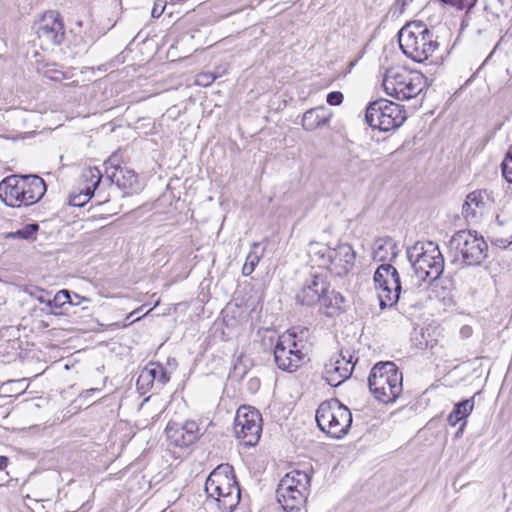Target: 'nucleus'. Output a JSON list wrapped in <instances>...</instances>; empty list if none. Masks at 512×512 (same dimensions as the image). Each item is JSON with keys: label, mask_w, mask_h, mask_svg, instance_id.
I'll use <instances>...</instances> for the list:
<instances>
[{"label": "nucleus", "mask_w": 512, "mask_h": 512, "mask_svg": "<svg viewBox=\"0 0 512 512\" xmlns=\"http://www.w3.org/2000/svg\"><path fill=\"white\" fill-rule=\"evenodd\" d=\"M250 384L252 385V387H255V386L259 385V381L258 380H250Z\"/></svg>", "instance_id": "nucleus-49"}, {"label": "nucleus", "mask_w": 512, "mask_h": 512, "mask_svg": "<svg viewBox=\"0 0 512 512\" xmlns=\"http://www.w3.org/2000/svg\"><path fill=\"white\" fill-rule=\"evenodd\" d=\"M382 85L389 96L405 101L418 96L425 89L426 77L418 71L392 67L385 72Z\"/></svg>", "instance_id": "nucleus-5"}, {"label": "nucleus", "mask_w": 512, "mask_h": 512, "mask_svg": "<svg viewBox=\"0 0 512 512\" xmlns=\"http://www.w3.org/2000/svg\"><path fill=\"white\" fill-rule=\"evenodd\" d=\"M502 175L507 182L512 184V159L503 160L501 164Z\"/></svg>", "instance_id": "nucleus-38"}, {"label": "nucleus", "mask_w": 512, "mask_h": 512, "mask_svg": "<svg viewBox=\"0 0 512 512\" xmlns=\"http://www.w3.org/2000/svg\"><path fill=\"white\" fill-rule=\"evenodd\" d=\"M253 250L249 252V254L246 257V262L242 268V273L245 276H249L253 273L255 267L259 263L260 259L263 256L264 248L262 249L261 253L257 252V249L260 247V243L254 242L252 244Z\"/></svg>", "instance_id": "nucleus-31"}, {"label": "nucleus", "mask_w": 512, "mask_h": 512, "mask_svg": "<svg viewBox=\"0 0 512 512\" xmlns=\"http://www.w3.org/2000/svg\"><path fill=\"white\" fill-rule=\"evenodd\" d=\"M344 297L335 290L327 291L323 293L319 302L323 307L326 308L325 314L327 316H333L334 314L340 312L343 309Z\"/></svg>", "instance_id": "nucleus-26"}, {"label": "nucleus", "mask_w": 512, "mask_h": 512, "mask_svg": "<svg viewBox=\"0 0 512 512\" xmlns=\"http://www.w3.org/2000/svg\"><path fill=\"white\" fill-rule=\"evenodd\" d=\"M142 308H139V309H136L134 311H132L128 316H127V320H129L130 318H134V315H136V312H139Z\"/></svg>", "instance_id": "nucleus-48"}, {"label": "nucleus", "mask_w": 512, "mask_h": 512, "mask_svg": "<svg viewBox=\"0 0 512 512\" xmlns=\"http://www.w3.org/2000/svg\"><path fill=\"white\" fill-rule=\"evenodd\" d=\"M165 7L166 2L164 0H156L151 11V16L153 18H159L163 14Z\"/></svg>", "instance_id": "nucleus-39"}, {"label": "nucleus", "mask_w": 512, "mask_h": 512, "mask_svg": "<svg viewBox=\"0 0 512 512\" xmlns=\"http://www.w3.org/2000/svg\"><path fill=\"white\" fill-rule=\"evenodd\" d=\"M344 96L340 91H332L328 93L326 101L329 105L338 106L343 102Z\"/></svg>", "instance_id": "nucleus-37"}, {"label": "nucleus", "mask_w": 512, "mask_h": 512, "mask_svg": "<svg viewBox=\"0 0 512 512\" xmlns=\"http://www.w3.org/2000/svg\"><path fill=\"white\" fill-rule=\"evenodd\" d=\"M262 432V417L258 410L242 406L234 419V433L246 446L258 443Z\"/></svg>", "instance_id": "nucleus-11"}, {"label": "nucleus", "mask_w": 512, "mask_h": 512, "mask_svg": "<svg viewBox=\"0 0 512 512\" xmlns=\"http://www.w3.org/2000/svg\"><path fill=\"white\" fill-rule=\"evenodd\" d=\"M512 160V146L509 148L504 160Z\"/></svg>", "instance_id": "nucleus-47"}, {"label": "nucleus", "mask_w": 512, "mask_h": 512, "mask_svg": "<svg viewBox=\"0 0 512 512\" xmlns=\"http://www.w3.org/2000/svg\"><path fill=\"white\" fill-rule=\"evenodd\" d=\"M38 300H39L40 303H46L47 304V301L44 300L43 297H39Z\"/></svg>", "instance_id": "nucleus-50"}, {"label": "nucleus", "mask_w": 512, "mask_h": 512, "mask_svg": "<svg viewBox=\"0 0 512 512\" xmlns=\"http://www.w3.org/2000/svg\"><path fill=\"white\" fill-rule=\"evenodd\" d=\"M165 434L171 445L187 447L198 440L199 427L195 421H186L184 424L169 422Z\"/></svg>", "instance_id": "nucleus-15"}, {"label": "nucleus", "mask_w": 512, "mask_h": 512, "mask_svg": "<svg viewBox=\"0 0 512 512\" xmlns=\"http://www.w3.org/2000/svg\"><path fill=\"white\" fill-rule=\"evenodd\" d=\"M108 179L124 190L127 195L137 193L142 188L138 175L128 168H116L108 175Z\"/></svg>", "instance_id": "nucleus-22"}, {"label": "nucleus", "mask_w": 512, "mask_h": 512, "mask_svg": "<svg viewBox=\"0 0 512 512\" xmlns=\"http://www.w3.org/2000/svg\"><path fill=\"white\" fill-rule=\"evenodd\" d=\"M96 389H93V388H90V390H88L87 392H92V391H95Z\"/></svg>", "instance_id": "nucleus-53"}, {"label": "nucleus", "mask_w": 512, "mask_h": 512, "mask_svg": "<svg viewBox=\"0 0 512 512\" xmlns=\"http://www.w3.org/2000/svg\"><path fill=\"white\" fill-rule=\"evenodd\" d=\"M352 359L348 351L344 353L341 350L337 357L325 365V379L330 386L337 387L351 376L355 365Z\"/></svg>", "instance_id": "nucleus-14"}, {"label": "nucleus", "mask_w": 512, "mask_h": 512, "mask_svg": "<svg viewBox=\"0 0 512 512\" xmlns=\"http://www.w3.org/2000/svg\"><path fill=\"white\" fill-rule=\"evenodd\" d=\"M373 280L375 288L378 290L381 309L392 307L399 300L404 303L410 301V292L407 289L402 290L399 273L393 265L381 264L376 269Z\"/></svg>", "instance_id": "nucleus-8"}, {"label": "nucleus", "mask_w": 512, "mask_h": 512, "mask_svg": "<svg viewBox=\"0 0 512 512\" xmlns=\"http://www.w3.org/2000/svg\"><path fill=\"white\" fill-rule=\"evenodd\" d=\"M139 319H141V316H138V317H136L135 319H132V320L129 322V324H131V323H133V322H135V321H137V320H139Z\"/></svg>", "instance_id": "nucleus-51"}, {"label": "nucleus", "mask_w": 512, "mask_h": 512, "mask_svg": "<svg viewBox=\"0 0 512 512\" xmlns=\"http://www.w3.org/2000/svg\"><path fill=\"white\" fill-rule=\"evenodd\" d=\"M397 246L391 238L379 239L375 243L373 252L374 259L385 261L391 255L390 260L397 256Z\"/></svg>", "instance_id": "nucleus-29"}, {"label": "nucleus", "mask_w": 512, "mask_h": 512, "mask_svg": "<svg viewBox=\"0 0 512 512\" xmlns=\"http://www.w3.org/2000/svg\"><path fill=\"white\" fill-rule=\"evenodd\" d=\"M443 4L453 6L459 10L472 8L477 0H439Z\"/></svg>", "instance_id": "nucleus-35"}, {"label": "nucleus", "mask_w": 512, "mask_h": 512, "mask_svg": "<svg viewBox=\"0 0 512 512\" xmlns=\"http://www.w3.org/2000/svg\"><path fill=\"white\" fill-rule=\"evenodd\" d=\"M310 482L311 475H300L295 482L298 484V489L290 494H288V491H285V497L277 498V501L286 512H297L305 505Z\"/></svg>", "instance_id": "nucleus-18"}, {"label": "nucleus", "mask_w": 512, "mask_h": 512, "mask_svg": "<svg viewBox=\"0 0 512 512\" xmlns=\"http://www.w3.org/2000/svg\"><path fill=\"white\" fill-rule=\"evenodd\" d=\"M450 247L460 252L469 266L480 265L487 256L488 245L476 231L460 230L449 241Z\"/></svg>", "instance_id": "nucleus-10"}, {"label": "nucleus", "mask_w": 512, "mask_h": 512, "mask_svg": "<svg viewBox=\"0 0 512 512\" xmlns=\"http://www.w3.org/2000/svg\"><path fill=\"white\" fill-rule=\"evenodd\" d=\"M216 78L217 76L212 72H201L196 75L195 83L199 86L208 87L216 80Z\"/></svg>", "instance_id": "nucleus-34"}, {"label": "nucleus", "mask_w": 512, "mask_h": 512, "mask_svg": "<svg viewBox=\"0 0 512 512\" xmlns=\"http://www.w3.org/2000/svg\"><path fill=\"white\" fill-rule=\"evenodd\" d=\"M403 376L395 363L378 362L370 371L368 386L374 397L385 404L394 402L402 393Z\"/></svg>", "instance_id": "nucleus-4"}, {"label": "nucleus", "mask_w": 512, "mask_h": 512, "mask_svg": "<svg viewBox=\"0 0 512 512\" xmlns=\"http://www.w3.org/2000/svg\"><path fill=\"white\" fill-rule=\"evenodd\" d=\"M104 166H105V173L107 174V176L109 174H111V171H115L116 168H122L118 163H117V159H116V156H111L108 158L107 161L104 162Z\"/></svg>", "instance_id": "nucleus-40"}, {"label": "nucleus", "mask_w": 512, "mask_h": 512, "mask_svg": "<svg viewBox=\"0 0 512 512\" xmlns=\"http://www.w3.org/2000/svg\"><path fill=\"white\" fill-rule=\"evenodd\" d=\"M315 418L320 430L336 439L347 435L352 424L350 410L337 399L322 402Z\"/></svg>", "instance_id": "nucleus-6"}, {"label": "nucleus", "mask_w": 512, "mask_h": 512, "mask_svg": "<svg viewBox=\"0 0 512 512\" xmlns=\"http://www.w3.org/2000/svg\"><path fill=\"white\" fill-rule=\"evenodd\" d=\"M511 242L507 239L499 238L495 240V244L499 247L506 248Z\"/></svg>", "instance_id": "nucleus-42"}, {"label": "nucleus", "mask_w": 512, "mask_h": 512, "mask_svg": "<svg viewBox=\"0 0 512 512\" xmlns=\"http://www.w3.org/2000/svg\"><path fill=\"white\" fill-rule=\"evenodd\" d=\"M330 253L329 272L338 277L347 275L353 268L356 257L352 246L348 243H341L333 248Z\"/></svg>", "instance_id": "nucleus-17"}, {"label": "nucleus", "mask_w": 512, "mask_h": 512, "mask_svg": "<svg viewBox=\"0 0 512 512\" xmlns=\"http://www.w3.org/2000/svg\"><path fill=\"white\" fill-rule=\"evenodd\" d=\"M65 304L77 306L80 305V302H73L70 292L66 289L58 291L53 299L47 300V305L51 309H61Z\"/></svg>", "instance_id": "nucleus-32"}, {"label": "nucleus", "mask_w": 512, "mask_h": 512, "mask_svg": "<svg viewBox=\"0 0 512 512\" xmlns=\"http://www.w3.org/2000/svg\"><path fill=\"white\" fill-rule=\"evenodd\" d=\"M411 1L412 0H395V2L390 8L389 13L391 14L392 17H399L404 12L407 4Z\"/></svg>", "instance_id": "nucleus-36"}, {"label": "nucleus", "mask_w": 512, "mask_h": 512, "mask_svg": "<svg viewBox=\"0 0 512 512\" xmlns=\"http://www.w3.org/2000/svg\"><path fill=\"white\" fill-rule=\"evenodd\" d=\"M495 197L492 190L476 189L467 194L462 205V216L466 221H477L494 204Z\"/></svg>", "instance_id": "nucleus-13"}, {"label": "nucleus", "mask_w": 512, "mask_h": 512, "mask_svg": "<svg viewBox=\"0 0 512 512\" xmlns=\"http://www.w3.org/2000/svg\"><path fill=\"white\" fill-rule=\"evenodd\" d=\"M466 423H467V421H463L462 423H460V427L458 428V430L455 433V438L462 437Z\"/></svg>", "instance_id": "nucleus-43"}, {"label": "nucleus", "mask_w": 512, "mask_h": 512, "mask_svg": "<svg viewBox=\"0 0 512 512\" xmlns=\"http://www.w3.org/2000/svg\"><path fill=\"white\" fill-rule=\"evenodd\" d=\"M366 168V162L361 160L358 155L349 152L347 158L342 164V169L350 176L359 175Z\"/></svg>", "instance_id": "nucleus-30"}, {"label": "nucleus", "mask_w": 512, "mask_h": 512, "mask_svg": "<svg viewBox=\"0 0 512 512\" xmlns=\"http://www.w3.org/2000/svg\"><path fill=\"white\" fill-rule=\"evenodd\" d=\"M234 372L239 374L241 377H243L247 370L245 366H242L241 364V358L238 359V362L234 365Z\"/></svg>", "instance_id": "nucleus-41"}, {"label": "nucleus", "mask_w": 512, "mask_h": 512, "mask_svg": "<svg viewBox=\"0 0 512 512\" xmlns=\"http://www.w3.org/2000/svg\"><path fill=\"white\" fill-rule=\"evenodd\" d=\"M170 380V375L163 367V365L159 363H150L147 367L143 369L141 372L137 384L143 382H154L157 381L159 384L164 385Z\"/></svg>", "instance_id": "nucleus-24"}, {"label": "nucleus", "mask_w": 512, "mask_h": 512, "mask_svg": "<svg viewBox=\"0 0 512 512\" xmlns=\"http://www.w3.org/2000/svg\"><path fill=\"white\" fill-rule=\"evenodd\" d=\"M474 408V397L462 400L454 405L453 410L447 417V422L451 426H456L458 423L466 421L467 417L471 414Z\"/></svg>", "instance_id": "nucleus-25"}, {"label": "nucleus", "mask_w": 512, "mask_h": 512, "mask_svg": "<svg viewBox=\"0 0 512 512\" xmlns=\"http://www.w3.org/2000/svg\"><path fill=\"white\" fill-rule=\"evenodd\" d=\"M329 288L326 275L313 273L296 294V301L301 305L312 306L319 302L323 293Z\"/></svg>", "instance_id": "nucleus-16"}, {"label": "nucleus", "mask_w": 512, "mask_h": 512, "mask_svg": "<svg viewBox=\"0 0 512 512\" xmlns=\"http://www.w3.org/2000/svg\"><path fill=\"white\" fill-rule=\"evenodd\" d=\"M22 199L25 204L23 206H30L37 203L42 199L46 192V184L44 180L37 175H21Z\"/></svg>", "instance_id": "nucleus-21"}, {"label": "nucleus", "mask_w": 512, "mask_h": 512, "mask_svg": "<svg viewBox=\"0 0 512 512\" xmlns=\"http://www.w3.org/2000/svg\"><path fill=\"white\" fill-rule=\"evenodd\" d=\"M300 475L310 474L306 471L301 470H292L291 472L287 473L278 484L276 490V498L285 497V491H288V494L295 492L296 489H298V484H296L295 482L297 481Z\"/></svg>", "instance_id": "nucleus-27"}, {"label": "nucleus", "mask_w": 512, "mask_h": 512, "mask_svg": "<svg viewBox=\"0 0 512 512\" xmlns=\"http://www.w3.org/2000/svg\"><path fill=\"white\" fill-rule=\"evenodd\" d=\"M307 333V328L301 329V336L298 338L297 331L292 329L278 337L273 353L279 369L293 372L304 362L307 353L303 336Z\"/></svg>", "instance_id": "nucleus-7"}, {"label": "nucleus", "mask_w": 512, "mask_h": 512, "mask_svg": "<svg viewBox=\"0 0 512 512\" xmlns=\"http://www.w3.org/2000/svg\"><path fill=\"white\" fill-rule=\"evenodd\" d=\"M35 29L42 45H60L64 40V24L60 13L57 11L44 13L36 24Z\"/></svg>", "instance_id": "nucleus-12"}, {"label": "nucleus", "mask_w": 512, "mask_h": 512, "mask_svg": "<svg viewBox=\"0 0 512 512\" xmlns=\"http://www.w3.org/2000/svg\"><path fill=\"white\" fill-rule=\"evenodd\" d=\"M331 114L325 107H316L309 109L303 115L302 126L307 131H313L326 125L330 120Z\"/></svg>", "instance_id": "nucleus-23"}, {"label": "nucleus", "mask_w": 512, "mask_h": 512, "mask_svg": "<svg viewBox=\"0 0 512 512\" xmlns=\"http://www.w3.org/2000/svg\"><path fill=\"white\" fill-rule=\"evenodd\" d=\"M82 179L86 184L78 194L70 197L69 203L72 206L82 207L94 196L95 190L101 182L102 174L96 167L89 168L83 171Z\"/></svg>", "instance_id": "nucleus-20"}, {"label": "nucleus", "mask_w": 512, "mask_h": 512, "mask_svg": "<svg viewBox=\"0 0 512 512\" xmlns=\"http://www.w3.org/2000/svg\"><path fill=\"white\" fill-rule=\"evenodd\" d=\"M494 15L497 19H499L502 15L507 17V13L504 11V9H498L494 12Z\"/></svg>", "instance_id": "nucleus-45"}, {"label": "nucleus", "mask_w": 512, "mask_h": 512, "mask_svg": "<svg viewBox=\"0 0 512 512\" xmlns=\"http://www.w3.org/2000/svg\"><path fill=\"white\" fill-rule=\"evenodd\" d=\"M365 120L370 127L388 132L404 123L406 112L399 104L386 99H378L371 102L366 108Z\"/></svg>", "instance_id": "nucleus-9"}, {"label": "nucleus", "mask_w": 512, "mask_h": 512, "mask_svg": "<svg viewBox=\"0 0 512 512\" xmlns=\"http://www.w3.org/2000/svg\"><path fill=\"white\" fill-rule=\"evenodd\" d=\"M204 489L208 503L216 504L220 512H233L241 499L234 469L229 464L217 466L207 477Z\"/></svg>", "instance_id": "nucleus-1"}, {"label": "nucleus", "mask_w": 512, "mask_h": 512, "mask_svg": "<svg viewBox=\"0 0 512 512\" xmlns=\"http://www.w3.org/2000/svg\"><path fill=\"white\" fill-rule=\"evenodd\" d=\"M497 2H498L501 6H503V4H504V0H497Z\"/></svg>", "instance_id": "nucleus-52"}, {"label": "nucleus", "mask_w": 512, "mask_h": 512, "mask_svg": "<svg viewBox=\"0 0 512 512\" xmlns=\"http://www.w3.org/2000/svg\"><path fill=\"white\" fill-rule=\"evenodd\" d=\"M9 462V458L7 456H0V471L3 470Z\"/></svg>", "instance_id": "nucleus-44"}, {"label": "nucleus", "mask_w": 512, "mask_h": 512, "mask_svg": "<svg viewBox=\"0 0 512 512\" xmlns=\"http://www.w3.org/2000/svg\"><path fill=\"white\" fill-rule=\"evenodd\" d=\"M399 46L402 52L411 60L424 63L438 64V58H433L439 49L438 37L430 31L423 22L408 24L398 33Z\"/></svg>", "instance_id": "nucleus-2"}, {"label": "nucleus", "mask_w": 512, "mask_h": 512, "mask_svg": "<svg viewBox=\"0 0 512 512\" xmlns=\"http://www.w3.org/2000/svg\"><path fill=\"white\" fill-rule=\"evenodd\" d=\"M331 251V248L323 244L312 243L309 250V256L313 263L329 271V265L331 263Z\"/></svg>", "instance_id": "nucleus-28"}, {"label": "nucleus", "mask_w": 512, "mask_h": 512, "mask_svg": "<svg viewBox=\"0 0 512 512\" xmlns=\"http://www.w3.org/2000/svg\"><path fill=\"white\" fill-rule=\"evenodd\" d=\"M408 261L419 281L433 282L444 271V258L437 244L417 241L407 248Z\"/></svg>", "instance_id": "nucleus-3"}, {"label": "nucleus", "mask_w": 512, "mask_h": 512, "mask_svg": "<svg viewBox=\"0 0 512 512\" xmlns=\"http://www.w3.org/2000/svg\"><path fill=\"white\" fill-rule=\"evenodd\" d=\"M39 230V225L37 223H30L24 225L22 228L9 232L6 235L8 239H22V240H32L35 238L36 233Z\"/></svg>", "instance_id": "nucleus-33"}, {"label": "nucleus", "mask_w": 512, "mask_h": 512, "mask_svg": "<svg viewBox=\"0 0 512 512\" xmlns=\"http://www.w3.org/2000/svg\"><path fill=\"white\" fill-rule=\"evenodd\" d=\"M24 189L25 187L22 188L21 184V175H10L0 182V199L7 206L22 207L25 204L22 199Z\"/></svg>", "instance_id": "nucleus-19"}, {"label": "nucleus", "mask_w": 512, "mask_h": 512, "mask_svg": "<svg viewBox=\"0 0 512 512\" xmlns=\"http://www.w3.org/2000/svg\"><path fill=\"white\" fill-rule=\"evenodd\" d=\"M72 299H73V302H78V301H79V302H80V304H81L83 301H85V302H88V301H89L87 298H85V297H80V296H79V295H77V294H75V295H74V298H72Z\"/></svg>", "instance_id": "nucleus-46"}]
</instances>
